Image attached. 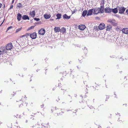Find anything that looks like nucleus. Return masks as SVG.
<instances>
[{"instance_id":"nucleus-1","label":"nucleus","mask_w":128,"mask_h":128,"mask_svg":"<svg viewBox=\"0 0 128 128\" xmlns=\"http://www.w3.org/2000/svg\"><path fill=\"white\" fill-rule=\"evenodd\" d=\"M103 5H101L100 8H94L92 9L93 10V13L94 14H96L99 13H102L104 12V1H103Z\"/></svg>"},{"instance_id":"nucleus-2","label":"nucleus","mask_w":128,"mask_h":128,"mask_svg":"<svg viewBox=\"0 0 128 128\" xmlns=\"http://www.w3.org/2000/svg\"><path fill=\"white\" fill-rule=\"evenodd\" d=\"M118 10L119 11V13L120 14H123L126 9V8L122 6H118Z\"/></svg>"},{"instance_id":"nucleus-3","label":"nucleus","mask_w":128,"mask_h":128,"mask_svg":"<svg viewBox=\"0 0 128 128\" xmlns=\"http://www.w3.org/2000/svg\"><path fill=\"white\" fill-rule=\"evenodd\" d=\"M107 22H108L110 23L111 24L114 26H116L117 25V23L116 22V21L114 19H109L107 20Z\"/></svg>"},{"instance_id":"nucleus-4","label":"nucleus","mask_w":128,"mask_h":128,"mask_svg":"<svg viewBox=\"0 0 128 128\" xmlns=\"http://www.w3.org/2000/svg\"><path fill=\"white\" fill-rule=\"evenodd\" d=\"M13 46L12 44L11 43H9L6 46V49L7 50H11Z\"/></svg>"},{"instance_id":"nucleus-5","label":"nucleus","mask_w":128,"mask_h":128,"mask_svg":"<svg viewBox=\"0 0 128 128\" xmlns=\"http://www.w3.org/2000/svg\"><path fill=\"white\" fill-rule=\"evenodd\" d=\"M104 10L106 13H110L111 12V8L107 7L104 8Z\"/></svg>"},{"instance_id":"nucleus-6","label":"nucleus","mask_w":128,"mask_h":128,"mask_svg":"<svg viewBox=\"0 0 128 128\" xmlns=\"http://www.w3.org/2000/svg\"><path fill=\"white\" fill-rule=\"evenodd\" d=\"M100 30H102L104 29L105 27V25L103 23H100L98 26Z\"/></svg>"},{"instance_id":"nucleus-7","label":"nucleus","mask_w":128,"mask_h":128,"mask_svg":"<svg viewBox=\"0 0 128 128\" xmlns=\"http://www.w3.org/2000/svg\"><path fill=\"white\" fill-rule=\"evenodd\" d=\"M45 32V30L44 28H41L38 31V33L40 35H43L44 34Z\"/></svg>"},{"instance_id":"nucleus-8","label":"nucleus","mask_w":128,"mask_h":128,"mask_svg":"<svg viewBox=\"0 0 128 128\" xmlns=\"http://www.w3.org/2000/svg\"><path fill=\"white\" fill-rule=\"evenodd\" d=\"M30 38L32 39H35L36 37V32H34L32 34H31L30 35Z\"/></svg>"},{"instance_id":"nucleus-9","label":"nucleus","mask_w":128,"mask_h":128,"mask_svg":"<svg viewBox=\"0 0 128 128\" xmlns=\"http://www.w3.org/2000/svg\"><path fill=\"white\" fill-rule=\"evenodd\" d=\"M118 7L114 8H111V12H112L114 14H116L118 12Z\"/></svg>"},{"instance_id":"nucleus-10","label":"nucleus","mask_w":128,"mask_h":128,"mask_svg":"<svg viewBox=\"0 0 128 128\" xmlns=\"http://www.w3.org/2000/svg\"><path fill=\"white\" fill-rule=\"evenodd\" d=\"M86 28V26L84 24L80 25L78 26L79 29L81 30H84Z\"/></svg>"},{"instance_id":"nucleus-11","label":"nucleus","mask_w":128,"mask_h":128,"mask_svg":"<svg viewBox=\"0 0 128 128\" xmlns=\"http://www.w3.org/2000/svg\"><path fill=\"white\" fill-rule=\"evenodd\" d=\"M0 50L3 52V54L6 52V48L4 46H2L1 48H0Z\"/></svg>"},{"instance_id":"nucleus-12","label":"nucleus","mask_w":128,"mask_h":128,"mask_svg":"<svg viewBox=\"0 0 128 128\" xmlns=\"http://www.w3.org/2000/svg\"><path fill=\"white\" fill-rule=\"evenodd\" d=\"M93 12V10L92 9L89 10H88V13H87V16H88L92 15V13Z\"/></svg>"},{"instance_id":"nucleus-13","label":"nucleus","mask_w":128,"mask_h":128,"mask_svg":"<svg viewBox=\"0 0 128 128\" xmlns=\"http://www.w3.org/2000/svg\"><path fill=\"white\" fill-rule=\"evenodd\" d=\"M22 19L24 20H29L30 18L28 16L25 15H23V16H22Z\"/></svg>"},{"instance_id":"nucleus-14","label":"nucleus","mask_w":128,"mask_h":128,"mask_svg":"<svg viewBox=\"0 0 128 128\" xmlns=\"http://www.w3.org/2000/svg\"><path fill=\"white\" fill-rule=\"evenodd\" d=\"M122 31L124 33L128 34V28H124L122 30Z\"/></svg>"},{"instance_id":"nucleus-15","label":"nucleus","mask_w":128,"mask_h":128,"mask_svg":"<svg viewBox=\"0 0 128 128\" xmlns=\"http://www.w3.org/2000/svg\"><path fill=\"white\" fill-rule=\"evenodd\" d=\"M63 18L64 19L68 20L70 18V16H68L66 14H65L63 15Z\"/></svg>"},{"instance_id":"nucleus-16","label":"nucleus","mask_w":128,"mask_h":128,"mask_svg":"<svg viewBox=\"0 0 128 128\" xmlns=\"http://www.w3.org/2000/svg\"><path fill=\"white\" fill-rule=\"evenodd\" d=\"M112 26L110 24H108L106 27V30L108 31H110L111 30Z\"/></svg>"},{"instance_id":"nucleus-17","label":"nucleus","mask_w":128,"mask_h":128,"mask_svg":"<svg viewBox=\"0 0 128 128\" xmlns=\"http://www.w3.org/2000/svg\"><path fill=\"white\" fill-rule=\"evenodd\" d=\"M42 125L44 126V128H50V126L48 124V123L47 124H44L42 123Z\"/></svg>"},{"instance_id":"nucleus-18","label":"nucleus","mask_w":128,"mask_h":128,"mask_svg":"<svg viewBox=\"0 0 128 128\" xmlns=\"http://www.w3.org/2000/svg\"><path fill=\"white\" fill-rule=\"evenodd\" d=\"M44 17L46 19H49L51 17V15L50 14H45L44 15Z\"/></svg>"},{"instance_id":"nucleus-19","label":"nucleus","mask_w":128,"mask_h":128,"mask_svg":"<svg viewBox=\"0 0 128 128\" xmlns=\"http://www.w3.org/2000/svg\"><path fill=\"white\" fill-rule=\"evenodd\" d=\"M22 18L21 14L20 13H18L17 15V19L18 21H20L21 18Z\"/></svg>"},{"instance_id":"nucleus-20","label":"nucleus","mask_w":128,"mask_h":128,"mask_svg":"<svg viewBox=\"0 0 128 128\" xmlns=\"http://www.w3.org/2000/svg\"><path fill=\"white\" fill-rule=\"evenodd\" d=\"M88 12V11L86 10H85L84 11L82 14V16L83 17H84L86 14H87Z\"/></svg>"},{"instance_id":"nucleus-21","label":"nucleus","mask_w":128,"mask_h":128,"mask_svg":"<svg viewBox=\"0 0 128 128\" xmlns=\"http://www.w3.org/2000/svg\"><path fill=\"white\" fill-rule=\"evenodd\" d=\"M30 14L32 17H34L35 15V11L34 10L30 11Z\"/></svg>"},{"instance_id":"nucleus-22","label":"nucleus","mask_w":128,"mask_h":128,"mask_svg":"<svg viewBox=\"0 0 128 128\" xmlns=\"http://www.w3.org/2000/svg\"><path fill=\"white\" fill-rule=\"evenodd\" d=\"M54 30L56 32H58L60 31V29L59 28L55 27L54 28Z\"/></svg>"},{"instance_id":"nucleus-23","label":"nucleus","mask_w":128,"mask_h":128,"mask_svg":"<svg viewBox=\"0 0 128 128\" xmlns=\"http://www.w3.org/2000/svg\"><path fill=\"white\" fill-rule=\"evenodd\" d=\"M62 15L60 14H58L56 15V16L57 17V18H56V19H60Z\"/></svg>"},{"instance_id":"nucleus-24","label":"nucleus","mask_w":128,"mask_h":128,"mask_svg":"<svg viewBox=\"0 0 128 128\" xmlns=\"http://www.w3.org/2000/svg\"><path fill=\"white\" fill-rule=\"evenodd\" d=\"M22 27L20 28H18L16 30V32H18L20 31V30H22Z\"/></svg>"},{"instance_id":"nucleus-25","label":"nucleus","mask_w":128,"mask_h":128,"mask_svg":"<svg viewBox=\"0 0 128 128\" xmlns=\"http://www.w3.org/2000/svg\"><path fill=\"white\" fill-rule=\"evenodd\" d=\"M17 6L19 8L22 7V5L20 3L17 4Z\"/></svg>"},{"instance_id":"nucleus-26","label":"nucleus","mask_w":128,"mask_h":128,"mask_svg":"<svg viewBox=\"0 0 128 128\" xmlns=\"http://www.w3.org/2000/svg\"><path fill=\"white\" fill-rule=\"evenodd\" d=\"M83 49L84 50V52H87V49L86 47L84 48H83Z\"/></svg>"},{"instance_id":"nucleus-27","label":"nucleus","mask_w":128,"mask_h":128,"mask_svg":"<svg viewBox=\"0 0 128 128\" xmlns=\"http://www.w3.org/2000/svg\"><path fill=\"white\" fill-rule=\"evenodd\" d=\"M33 128H38V127L37 125L35 124V125H33L32 126Z\"/></svg>"},{"instance_id":"nucleus-28","label":"nucleus","mask_w":128,"mask_h":128,"mask_svg":"<svg viewBox=\"0 0 128 128\" xmlns=\"http://www.w3.org/2000/svg\"><path fill=\"white\" fill-rule=\"evenodd\" d=\"M66 31V29L64 28H63L61 29V31L63 32H64Z\"/></svg>"},{"instance_id":"nucleus-29","label":"nucleus","mask_w":128,"mask_h":128,"mask_svg":"<svg viewBox=\"0 0 128 128\" xmlns=\"http://www.w3.org/2000/svg\"><path fill=\"white\" fill-rule=\"evenodd\" d=\"M34 27V26H32L31 27H30V28H28V30H30L31 29H32Z\"/></svg>"},{"instance_id":"nucleus-30","label":"nucleus","mask_w":128,"mask_h":128,"mask_svg":"<svg viewBox=\"0 0 128 128\" xmlns=\"http://www.w3.org/2000/svg\"><path fill=\"white\" fill-rule=\"evenodd\" d=\"M34 20H36L37 21H38L39 20H40V19L39 18H34Z\"/></svg>"},{"instance_id":"nucleus-31","label":"nucleus","mask_w":128,"mask_h":128,"mask_svg":"<svg viewBox=\"0 0 128 128\" xmlns=\"http://www.w3.org/2000/svg\"><path fill=\"white\" fill-rule=\"evenodd\" d=\"M77 10L75 8L74 10H73L72 11V14H74Z\"/></svg>"},{"instance_id":"nucleus-32","label":"nucleus","mask_w":128,"mask_h":128,"mask_svg":"<svg viewBox=\"0 0 128 128\" xmlns=\"http://www.w3.org/2000/svg\"><path fill=\"white\" fill-rule=\"evenodd\" d=\"M24 35V36H30V34L29 33H26Z\"/></svg>"},{"instance_id":"nucleus-33","label":"nucleus","mask_w":128,"mask_h":128,"mask_svg":"<svg viewBox=\"0 0 128 128\" xmlns=\"http://www.w3.org/2000/svg\"><path fill=\"white\" fill-rule=\"evenodd\" d=\"M12 28V26H10L9 27H8L7 29V30H10V29Z\"/></svg>"},{"instance_id":"nucleus-34","label":"nucleus","mask_w":128,"mask_h":128,"mask_svg":"<svg viewBox=\"0 0 128 128\" xmlns=\"http://www.w3.org/2000/svg\"><path fill=\"white\" fill-rule=\"evenodd\" d=\"M111 42H115V39H114V40H112L111 39Z\"/></svg>"},{"instance_id":"nucleus-35","label":"nucleus","mask_w":128,"mask_h":128,"mask_svg":"<svg viewBox=\"0 0 128 128\" xmlns=\"http://www.w3.org/2000/svg\"><path fill=\"white\" fill-rule=\"evenodd\" d=\"M13 7V6L12 5L11 6L10 8L9 9V10H10Z\"/></svg>"},{"instance_id":"nucleus-36","label":"nucleus","mask_w":128,"mask_h":128,"mask_svg":"<svg viewBox=\"0 0 128 128\" xmlns=\"http://www.w3.org/2000/svg\"><path fill=\"white\" fill-rule=\"evenodd\" d=\"M70 76L72 78H74V76L71 74H70Z\"/></svg>"},{"instance_id":"nucleus-37","label":"nucleus","mask_w":128,"mask_h":128,"mask_svg":"<svg viewBox=\"0 0 128 128\" xmlns=\"http://www.w3.org/2000/svg\"><path fill=\"white\" fill-rule=\"evenodd\" d=\"M126 13L127 14H128V9H127L126 10Z\"/></svg>"},{"instance_id":"nucleus-38","label":"nucleus","mask_w":128,"mask_h":128,"mask_svg":"<svg viewBox=\"0 0 128 128\" xmlns=\"http://www.w3.org/2000/svg\"><path fill=\"white\" fill-rule=\"evenodd\" d=\"M115 16L118 18H119L120 16L118 14H116V15H115Z\"/></svg>"},{"instance_id":"nucleus-39","label":"nucleus","mask_w":128,"mask_h":128,"mask_svg":"<svg viewBox=\"0 0 128 128\" xmlns=\"http://www.w3.org/2000/svg\"><path fill=\"white\" fill-rule=\"evenodd\" d=\"M89 107L90 108V109H92L93 108H94L93 107L91 106H89Z\"/></svg>"},{"instance_id":"nucleus-40","label":"nucleus","mask_w":128,"mask_h":128,"mask_svg":"<svg viewBox=\"0 0 128 128\" xmlns=\"http://www.w3.org/2000/svg\"><path fill=\"white\" fill-rule=\"evenodd\" d=\"M44 106V104H42V105L41 106V107L42 108H43Z\"/></svg>"},{"instance_id":"nucleus-41","label":"nucleus","mask_w":128,"mask_h":128,"mask_svg":"<svg viewBox=\"0 0 128 128\" xmlns=\"http://www.w3.org/2000/svg\"><path fill=\"white\" fill-rule=\"evenodd\" d=\"M3 54V52H2V51H1V50H0V56L1 55V54Z\"/></svg>"},{"instance_id":"nucleus-42","label":"nucleus","mask_w":128,"mask_h":128,"mask_svg":"<svg viewBox=\"0 0 128 128\" xmlns=\"http://www.w3.org/2000/svg\"><path fill=\"white\" fill-rule=\"evenodd\" d=\"M19 116L17 114L16 116H15V117H16V118H18V117H19Z\"/></svg>"},{"instance_id":"nucleus-43","label":"nucleus","mask_w":128,"mask_h":128,"mask_svg":"<svg viewBox=\"0 0 128 128\" xmlns=\"http://www.w3.org/2000/svg\"><path fill=\"white\" fill-rule=\"evenodd\" d=\"M122 57H120V60H122Z\"/></svg>"},{"instance_id":"nucleus-44","label":"nucleus","mask_w":128,"mask_h":128,"mask_svg":"<svg viewBox=\"0 0 128 128\" xmlns=\"http://www.w3.org/2000/svg\"><path fill=\"white\" fill-rule=\"evenodd\" d=\"M61 90H62V89H61ZM62 90L63 91V92H64H64L66 90Z\"/></svg>"},{"instance_id":"nucleus-45","label":"nucleus","mask_w":128,"mask_h":128,"mask_svg":"<svg viewBox=\"0 0 128 128\" xmlns=\"http://www.w3.org/2000/svg\"><path fill=\"white\" fill-rule=\"evenodd\" d=\"M14 0H12V4H13L14 2Z\"/></svg>"},{"instance_id":"nucleus-46","label":"nucleus","mask_w":128,"mask_h":128,"mask_svg":"<svg viewBox=\"0 0 128 128\" xmlns=\"http://www.w3.org/2000/svg\"><path fill=\"white\" fill-rule=\"evenodd\" d=\"M2 6V4L0 3V8Z\"/></svg>"},{"instance_id":"nucleus-47","label":"nucleus","mask_w":128,"mask_h":128,"mask_svg":"<svg viewBox=\"0 0 128 128\" xmlns=\"http://www.w3.org/2000/svg\"><path fill=\"white\" fill-rule=\"evenodd\" d=\"M98 128H102L101 126H98Z\"/></svg>"},{"instance_id":"nucleus-48","label":"nucleus","mask_w":128,"mask_h":128,"mask_svg":"<svg viewBox=\"0 0 128 128\" xmlns=\"http://www.w3.org/2000/svg\"><path fill=\"white\" fill-rule=\"evenodd\" d=\"M112 128V126H111L110 127L108 126L107 128Z\"/></svg>"},{"instance_id":"nucleus-49","label":"nucleus","mask_w":128,"mask_h":128,"mask_svg":"<svg viewBox=\"0 0 128 128\" xmlns=\"http://www.w3.org/2000/svg\"><path fill=\"white\" fill-rule=\"evenodd\" d=\"M108 98L106 97V101L107 100Z\"/></svg>"},{"instance_id":"nucleus-50","label":"nucleus","mask_w":128,"mask_h":128,"mask_svg":"<svg viewBox=\"0 0 128 128\" xmlns=\"http://www.w3.org/2000/svg\"><path fill=\"white\" fill-rule=\"evenodd\" d=\"M3 22H4V21H3L2 22L1 24L0 25V26L2 24V23Z\"/></svg>"},{"instance_id":"nucleus-51","label":"nucleus","mask_w":128,"mask_h":128,"mask_svg":"<svg viewBox=\"0 0 128 128\" xmlns=\"http://www.w3.org/2000/svg\"><path fill=\"white\" fill-rule=\"evenodd\" d=\"M24 37V35H23V36H22V37Z\"/></svg>"},{"instance_id":"nucleus-52","label":"nucleus","mask_w":128,"mask_h":128,"mask_svg":"<svg viewBox=\"0 0 128 128\" xmlns=\"http://www.w3.org/2000/svg\"><path fill=\"white\" fill-rule=\"evenodd\" d=\"M28 122V120H26V122L27 123Z\"/></svg>"},{"instance_id":"nucleus-53","label":"nucleus","mask_w":128,"mask_h":128,"mask_svg":"<svg viewBox=\"0 0 128 128\" xmlns=\"http://www.w3.org/2000/svg\"><path fill=\"white\" fill-rule=\"evenodd\" d=\"M13 93L14 94H16V92H13Z\"/></svg>"},{"instance_id":"nucleus-54","label":"nucleus","mask_w":128,"mask_h":128,"mask_svg":"<svg viewBox=\"0 0 128 128\" xmlns=\"http://www.w3.org/2000/svg\"><path fill=\"white\" fill-rule=\"evenodd\" d=\"M17 128H20L19 126H17Z\"/></svg>"},{"instance_id":"nucleus-55","label":"nucleus","mask_w":128,"mask_h":128,"mask_svg":"<svg viewBox=\"0 0 128 128\" xmlns=\"http://www.w3.org/2000/svg\"><path fill=\"white\" fill-rule=\"evenodd\" d=\"M50 20H54V19H51Z\"/></svg>"},{"instance_id":"nucleus-56","label":"nucleus","mask_w":128,"mask_h":128,"mask_svg":"<svg viewBox=\"0 0 128 128\" xmlns=\"http://www.w3.org/2000/svg\"><path fill=\"white\" fill-rule=\"evenodd\" d=\"M60 113H59V114H60ZM57 114H58H58H59V113H57Z\"/></svg>"},{"instance_id":"nucleus-57","label":"nucleus","mask_w":128,"mask_h":128,"mask_svg":"<svg viewBox=\"0 0 128 128\" xmlns=\"http://www.w3.org/2000/svg\"><path fill=\"white\" fill-rule=\"evenodd\" d=\"M114 37H112V38L113 39H114Z\"/></svg>"},{"instance_id":"nucleus-58","label":"nucleus","mask_w":128,"mask_h":128,"mask_svg":"<svg viewBox=\"0 0 128 128\" xmlns=\"http://www.w3.org/2000/svg\"><path fill=\"white\" fill-rule=\"evenodd\" d=\"M118 114L119 115V116H120V114Z\"/></svg>"},{"instance_id":"nucleus-59","label":"nucleus","mask_w":128,"mask_h":128,"mask_svg":"<svg viewBox=\"0 0 128 128\" xmlns=\"http://www.w3.org/2000/svg\"><path fill=\"white\" fill-rule=\"evenodd\" d=\"M27 103H26V106H27Z\"/></svg>"},{"instance_id":"nucleus-60","label":"nucleus","mask_w":128,"mask_h":128,"mask_svg":"<svg viewBox=\"0 0 128 128\" xmlns=\"http://www.w3.org/2000/svg\"><path fill=\"white\" fill-rule=\"evenodd\" d=\"M25 96L24 97V98L26 97V96H25H25Z\"/></svg>"},{"instance_id":"nucleus-61","label":"nucleus","mask_w":128,"mask_h":128,"mask_svg":"<svg viewBox=\"0 0 128 128\" xmlns=\"http://www.w3.org/2000/svg\"><path fill=\"white\" fill-rule=\"evenodd\" d=\"M77 67L78 68V66H77Z\"/></svg>"},{"instance_id":"nucleus-62","label":"nucleus","mask_w":128,"mask_h":128,"mask_svg":"<svg viewBox=\"0 0 128 128\" xmlns=\"http://www.w3.org/2000/svg\"><path fill=\"white\" fill-rule=\"evenodd\" d=\"M36 71H37V72H38V70H36Z\"/></svg>"},{"instance_id":"nucleus-63","label":"nucleus","mask_w":128,"mask_h":128,"mask_svg":"<svg viewBox=\"0 0 128 128\" xmlns=\"http://www.w3.org/2000/svg\"><path fill=\"white\" fill-rule=\"evenodd\" d=\"M31 80H30V81H31Z\"/></svg>"},{"instance_id":"nucleus-64","label":"nucleus","mask_w":128,"mask_h":128,"mask_svg":"<svg viewBox=\"0 0 128 128\" xmlns=\"http://www.w3.org/2000/svg\"><path fill=\"white\" fill-rule=\"evenodd\" d=\"M86 86H87V85H86Z\"/></svg>"}]
</instances>
